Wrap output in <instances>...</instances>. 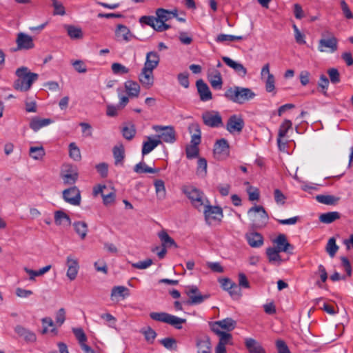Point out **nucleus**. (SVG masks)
Wrapping results in <instances>:
<instances>
[{
    "label": "nucleus",
    "mask_w": 353,
    "mask_h": 353,
    "mask_svg": "<svg viewBox=\"0 0 353 353\" xmlns=\"http://www.w3.org/2000/svg\"><path fill=\"white\" fill-rule=\"evenodd\" d=\"M156 18L159 26H157L158 32H163L168 30L170 26L166 24L165 22L172 19V17H176L177 16V11H169L163 8H158L156 10Z\"/></svg>",
    "instance_id": "obj_8"
},
{
    "label": "nucleus",
    "mask_w": 353,
    "mask_h": 353,
    "mask_svg": "<svg viewBox=\"0 0 353 353\" xmlns=\"http://www.w3.org/2000/svg\"><path fill=\"white\" fill-rule=\"evenodd\" d=\"M182 190L186 196L190 200L192 205L199 210H201L203 206L206 203H208V201L204 196L203 193L195 187L186 185L183 188Z\"/></svg>",
    "instance_id": "obj_5"
},
{
    "label": "nucleus",
    "mask_w": 353,
    "mask_h": 353,
    "mask_svg": "<svg viewBox=\"0 0 353 353\" xmlns=\"http://www.w3.org/2000/svg\"><path fill=\"white\" fill-rule=\"evenodd\" d=\"M207 203L203 206L206 223L208 225L219 223L223 216L222 208L219 206H213Z\"/></svg>",
    "instance_id": "obj_7"
},
{
    "label": "nucleus",
    "mask_w": 353,
    "mask_h": 353,
    "mask_svg": "<svg viewBox=\"0 0 353 353\" xmlns=\"http://www.w3.org/2000/svg\"><path fill=\"white\" fill-rule=\"evenodd\" d=\"M64 28L66 30L68 35L72 39H80L83 37L82 29L79 27L73 25H64Z\"/></svg>",
    "instance_id": "obj_38"
},
{
    "label": "nucleus",
    "mask_w": 353,
    "mask_h": 353,
    "mask_svg": "<svg viewBox=\"0 0 353 353\" xmlns=\"http://www.w3.org/2000/svg\"><path fill=\"white\" fill-rule=\"evenodd\" d=\"M274 200L278 205H284L285 204V200H286V196L283 194V192L280 190H279V189L274 190Z\"/></svg>",
    "instance_id": "obj_64"
},
{
    "label": "nucleus",
    "mask_w": 353,
    "mask_h": 353,
    "mask_svg": "<svg viewBox=\"0 0 353 353\" xmlns=\"http://www.w3.org/2000/svg\"><path fill=\"white\" fill-rule=\"evenodd\" d=\"M340 218V214L338 212H329L321 214L319 216V221L321 223L329 224Z\"/></svg>",
    "instance_id": "obj_42"
},
{
    "label": "nucleus",
    "mask_w": 353,
    "mask_h": 353,
    "mask_svg": "<svg viewBox=\"0 0 353 353\" xmlns=\"http://www.w3.org/2000/svg\"><path fill=\"white\" fill-rule=\"evenodd\" d=\"M318 202L325 205H335L339 200V198L333 195L319 194L316 196Z\"/></svg>",
    "instance_id": "obj_45"
},
{
    "label": "nucleus",
    "mask_w": 353,
    "mask_h": 353,
    "mask_svg": "<svg viewBox=\"0 0 353 353\" xmlns=\"http://www.w3.org/2000/svg\"><path fill=\"white\" fill-rule=\"evenodd\" d=\"M339 248V246L336 243L335 238L332 237L329 239L325 247V250L330 257L333 258L335 256Z\"/></svg>",
    "instance_id": "obj_47"
},
{
    "label": "nucleus",
    "mask_w": 353,
    "mask_h": 353,
    "mask_svg": "<svg viewBox=\"0 0 353 353\" xmlns=\"http://www.w3.org/2000/svg\"><path fill=\"white\" fill-rule=\"evenodd\" d=\"M141 332L144 335L145 340L150 343H152L157 336V333L150 327L142 329Z\"/></svg>",
    "instance_id": "obj_56"
},
{
    "label": "nucleus",
    "mask_w": 353,
    "mask_h": 353,
    "mask_svg": "<svg viewBox=\"0 0 353 353\" xmlns=\"http://www.w3.org/2000/svg\"><path fill=\"white\" fill-rule=\"evenodd\" d=\"M185 294L190 298L189 303L192 305L200 304L209 297V295H202L196 285L186 287Z\"/></svg>",
    "instance_id": "obj_15"
},
{
    "label": "nucleus",
    "mask_w": 353,
    "mask_h": 353,
    "mask_svg": "<svg viewBox=\"0 0 353 353\" xmlns=\"http://www.w3.org/2000/svg\"><path fill=\"white\" fill-rule=\"evenodd\" d=\"M273 243L276 245V249L280 252H288L289 249H293L292 245L288 241L286 236L283 234H279Z\"/></svg>",
    "instance_id": "obj_25"
},
{
    "label": "nucleus",
    "mask_w": 353,
    "mask_h": 353,
    "mask_svg": "<svg viewBox=\"0 0 353 353\" xmlns=\"http://www.w3.org/2000/svg\"><path fill=\"white\" fill-rule=\"evenodd\" d=\"M153 130L157 132H161L159 134L158 139L168 143H173L176 141V132L173 126L154 125Z\"/></svg>",
    "instance_id": "obj_9"
},
{
    "label": "nucleus",
    "mask_w": 353,
    "mask_h": 353,
    "mask_svg": "<svg viewBox=\"0 0 353 353\" xmlns=\"http://www.w3.org/2000/svg\"><path fill=\"white\" fill-rule=\"evenodd\" d=\"M244 125V121L241 115L233 114L228 120L226 129L231 134L241 132Z\"/></svg>",
    "instance_id": "obj_14"
},
{
    "label": "nucleus",
    "mask_w": 353,
    "mask_h": 353,
    "mask_svg": "<svg viewBox=\"0 0 353 353\" xmlns=\"http://www.w3.org/2000/svg\"><path fill=\"white\" fill-rule=\"evenodd\" d=\"M212 332L225 330L227 332L232 331L236 327V321L231 318H226L221 321H214L210 324Z\"/></svg>",
    "instance_id": "obj_16"
},
{
    "label": "nucleus",
    "mask_w": 353,
    "mask_h": 353,
    "mask_svg": "<svg viewBox=\"0 0 353 353\" xmlns=\"http://www.w3.org/2000/svg\"><path fill=\"white\" fill-rule=\"evenodd\" d=\"M189 74L187 72L180 73L177 76V79L181 85L184 87L185 88H188L189 87Z\"/></svg>",
    "instance_id": "obj_62"
},
{
    "label": "nucleus",
    "mask_w": 353,
    "mask_h": 353,
    "mask_svg": "<svg viewBox=\"0 0 353 353\" xmlns=\"http://www.w3.org/2000/svg\"><path fill=\"white\" fill-rule=\"evenodd\" d=\"M248 244L252 248H259L263 244V237L258 232H250L245 236Z\"/></svg>",
    "instance_id": "obj_31"
},
{
    "label": "nucleus",
    "mask_w": 353,
    "mask_h": 353,
    "mask_svg": "<svg viewBox=\"0 0 353 353\" xmlns=\"http://www.w3.org/2000/svg\"><path fill=\"white\" fill-rule=\"evenodd\" d=\"M161 344H162L166 349L172 350L176 347V341L170 337L164 338L161 340Z\"/></svg>",
    "instance_id": "obj_60"
},
{
    "label": "nucleus",
    "mask_w": 353,
    "mask_h": 353,
    "mask_svg": "<svg viewBox=\"0 0 353 353\" xmlns=\"http://www.w3.org/2000/svg\"><path fill=\"white\" fill-rule=\"evenodd\" d=\"M197 175L203 177L207 174V161L204 158H199L197 162Z\"/></svg>",
    "instance_id": "obj_52"
},
{
    "label": "nucleus",
    "mask_w": 353,
    "mask_h": 353,
    "mask_svg": "<svg viewBox=\"0 0 353 353\" xmlns=\"http://www.w3.org/2000/svg\"><path fill=\"white\" fill-rule=\"evenodd\" d=\"M208 80L214 89L220 90L222 88L223 79L221 74L215 68H210L208 70Z\"/></svg>",
    "instance_id": "obj_21"
},
{
    "label": "nucleus",
    "mask_w": 353,
    "mask_h": 353,
    "mask_svg": "<svg viewBox=\"0 0 353 353\" xmlns=\"http://www.w3.org/2000/svg\"><path fill=\"white\" fill-rule=\"evenodd\" d=\"M219 337V345L225 346L230 343L232 335L225 331L214 332Z\"/></svg>",
    "instance_id": "obj_51"
},
{
    "label": "nucleus",
    "mask_w": 353,
    "mask_h": 353,
    "mask_svg": "<svg viewBox=\"0 0 353 353\" xmlns=\"http://www.w3.org/2000/svg\"><path fill=\"white\" fill-rule=\"evenodd\" d=\"M159 237L162 243L163 247H177L174 239H172L165 231L163 230L160 232L159 233Z\"/></svg>",
    "instance_id": "obj_44"
},
{
    "label": "nucleus",
    "mask_w": 353,
    "mask_h": 353,
    "mask_svg": "<svg viewBox=\"0 0 353 353\" xmlns=\"http://www.w3.org/2000/svg\"><path fill=\"white\" fill-rule=\"evenodd\" d=\"M338 48V41L336 38L333 35L326 38H322L319 42L318 50L320 52H334Z\"/></svg>",
    "instance_id": "obj_12"
},
{
    "label": "nucleus",
    "mask_w": 353,
    "mask_h": 353,
    "mask_svg": "<svg viewBox=\"0 0 353 353\" xmlns=\"http://www.w3.org/2000/svg\"><path fill=\"white\" fill-rule=\"evenodd\" d=\"M248 215L253 225L258 228L265 227L269 219L267 212L261 205H254L250 208Z\"/></svg>",
    "instance_id": "obj_4"
},
{
    "label": "nucleus",
    "mask_w": 353,
    "mask_h": 353,
    "mask_svg": "<svg viewBox=\"0 0 353 353\" xmlns=\"http://www.w3.org/2000/svg\"><path fill=\"white\" fill-rule=\"evenodd\" d=\"M54 223L59 226H68L72 223L70 216L61 210L54 212Z\"/></svg>",
    "instance_id": "obj_34"
},
{
    "label": "nucleus",
    "mask_w": 353,
    "mask_h": 353,
    "mask_svg": "<svg viewBox=\"0 0 353 353\" xmlns=\"http://www.w3.org/2000/svg\"><path fill=\"white\" fill-rule=\"evenodd\" d=\"M116 165H123L125 158V149L123 145H116L112 150Z\"/></svg>",
    "instance_id": "obj_37"
},
{
    "label": "nucleus",
    "mask_w": 353,
    "mask_h": 353,
    "mask_svg": "<svg viewBox=\"0 0 353 353\" xmlns=\"http://www.w3.org/2000/svg\"><path fill=\"white\" fill-rule=\"evenodd\" d=\"M154 187L157 195L161 199H163L165 196V188L164 181L161 179H158L154 181Z\"/></svg>",
    "instance_id": "obj_50"
},
{
    "label": "nucleus",
    "mask_w": 353,
    "mask_h": 353,
    "mask_svg": "<svg viewBox=\"0 0 353 353\" xmlns=\"http://www.w3.org/2000/svg\"><path fill=\"white\" fill-rule=\"evenodd\" d=\"M125 90L130 97H137L140 92V85L134 81L128 80L124 83Z\"/></svg>",
    "instance_id": "obj_36"
},
{
    "label": "nucleus",
    "mask_w": 353,
    "mask_h": 353,
    "mask_svg": "<svg viewBox=\"0 0 353 353\" xmlns=\"http://www.w3.org/2000/svg\"><path fill=\"white\" fill-rule=\"evenodd\" d=\"M103 202L105 205H109L112 203L115 199V192L112 190H108L104 195L102 196Z\"/></svg>",
    "instance_id": "obj_63"
},
{
    "label": "nucleus",
    "mask_w": 353,
    "mask_h": 353,
    "mask_svg": "<svg viewBox=\"0 0 353 353\" xmlns=\"http://www.w3.org/2000/svg\"><path fill=\"white\" fill-rule=\"evenodd\" d=\"M111 69L114 74H124L129 72L130 70L119 63H113Z\"/></svg>",
    "instance_id": "obj_57"
},
{
    "label": "nucleus",
    "mask_w": 353,
    "mask_h": 353,
    "mask_svg": "<svg viewBox=\"0 0 353 353\" xmlns=\"http://www.w3.org/2000/svg\"><path fill=\"white\" fill-rule=\"evenodd\" d=\"M72 226L77 234L79 236L81 240L85 239L88 232V224L81 221H74L72 223Z\"/></svg>",
    "instance_id": "obj_35"
},
{
    "label": "nucleus",
    "mask_w": 353,
    "mask_h": 353,
    "mask_svg": "<svg viewBox=\"0 0 353 353\" xmlns=\"http://www.w3.org/2000/svg\"><path fill=\"white\" fill-rule=\"evenodd\" d=\"M161 143V141L157 139L148 137V140L143 143L141 153L142 155H146L151 152L156 147Z\"/></svg>",
    "instance_id": "obj_32"
},
{
    "label": "nucleus",
    "mask_w": 353,
    "mask_h": 353,
    "mask_svg": "<svg viewBox=\"0 0 353 353\" xmlns=\"http://www.w3.org/2000/svg\"><path fill=\"white\" fill-rule=\"evenodd\" d=\"M150 317L154 321L170 324L176 329H181L182 324L186 321L185 319H181L166 312H151Z\"/></svg>",
    "instance_id": "obj_6"
},
{
    "label": "nucleus",
    "mask_w": 353,
    "mask_h": 353,
    "mask_svg": "<svg viewBox=\"0 0 353 353\" xmlns=\"http://www.w3.org/2000/svg\"><path fill=\"white\" fill-rule=\"evenodd\" d=\"M278 353H291L286 343L282 339H278L275 343Z\"/></svg>",
    "instance_id": "obj_61"
},
{
    "label": "nucleus",
    "mask_w": 353,
    "mask_h": 353,
    "mask_svg": "<svg viewBox=\"0 0 353 353\" xmlns=\"http://www.w3.org/2000/svg\"><path fill=\"white\" fill-rule=\"evenodd\" d=\"M18 79L14 82V88L21 92H26L30 89L32 83L38 79L37 73L31 72L25 66L19 68L16 72Z\"/></svg>",
    "instance_id": "obj_2"
},
{
    "label": "nucleus",
    "mask_w": 353,
    "mask_h": 353,
    "mask_svg": "<svg viewBox=\"0 0 353 353\" xmlns=\"http://www.w3.org/2000/svg\"><path fill=\"white\" fill-rule=\"evenodd\" d=\"M280 251L275 248H269L266 250V254L270 263L281 264L282 260L279 255Z\"/></svg>",
    "instance_id": "obj_40"
},
{
    "label": "nucleus",
    "mask_w": 353,
    "mask_h": 353,
    "mask_svg": "<svg viewBox=\"0 0 353 353\" xmlns=\"http://www.w3.org/2000/svg\"><path fill=\"white\" fill-rule=\"evenodd\" d=\"M190 132H194L191 137V144L185 148V154L188 159H194L199 156V150L198 145L201 143V132L199 125L192 124L190 126Z\"/></svg>",
    "instance_id": "obj_3"
},
{
    "label": "nucleus",
    "mask_w": 353,
    "mask_h": 353,
    "mask_svg": "<svg viewBox=\"0 0 353 353\" xmlns=\"http://www.w3.org/2000/svg\"><path fill=\"white\" fill-rule=\"evenodd\" d=\"M69 155L74 161H80L81 159V152L75 143H71L69 145Z\"/></svg>",
    "instance_id": "obj_54"
},
{
    "label": "nucleus",
    "mask_w": 353,
    "mask_h": 353,
    "mask_svg": "<svg viewBox=\"0 0 353 353\" xmlns=\"http://www.w3.org/2000/svg\"><path fill=\"white\" fill-rule=\"evenodd\" d=\"M134 171L139 174H142V173L154 174V173H157L159 172V170L148 167L144 162H140L134 166Z\"/></svg>",
    "instance_id": "obj_46"
},
{
    "label": "nucleus",
    "mask_w": 353,
    "mask_h": 353,
    "mask_svg": "<svg viewBox=\"0 0 353 353\" xmlns=\"http://www.w3.org/2000/svg\"><path fill=\"white\" fill-rule=\"evenodd\" d=\"M62 196L63 200L72 205L77 206L81 204V192L77 186H72L64 190L62 192Z\"/></svg>",
    "instance_id": "obj_11"
},
{
    "label": "nucleus",
    "mask_w": 353,
    "mask_h": 353,
    "mask_svg": "<svg viewBox=\"0 0 353 353\" xmlns=\"http://www.w3.org/2000/svg\"><path fill=\"white\" fill-rule=\"evenodd\" d=\"M292 123L290 120L285 119L280 125L279 132H278V139L277 143L279 146L281 145V139L286 136L288 130L292 128Z\"/></svg>",
    "instance_id": "obj_39"
},
{
    "label": "nucleus",
    "mask_w": 353,
    "mask_h": 353,
    "mask_svg": "<svg viewBox=\"0 0 353 353\" xmlns=\"http://www.w3.org/2000/svg\"><path fill=\"white\" fill-rule=\"evenodd\" d=\"M73 333L79 341L81 347H82L83 345H85V342L87 340V337L81 328H74Z\"/></svg>",
    "instance_id": "obj_58"
},
{
    "label": "nucleus",
    "mask_w": 353,
    "mask_h": 353,
    "mask_svg": "<svg viewBox=\"0 0 353 353\" xmlns=\"http://www.w3.org/2000/svg\"><path fill=\"white\" fill-rule=\"evenodd\" d=\"M115 37L118 41L128 42L131 40L132 34L126 26L119 24L115 29Z\"/></svg>",
    "instance_id": "obj_23"
},
{
    "label": "nucleus",
    "mask_w": 353,
    "mask_h": 353,
    "mask_svg": "<svg viewBox=\"0 0 353 353\" xmlns=\"http://www.w3.org/2000/svg\"><path fill=\"white\" fill-rule=\"evenodd\" d=\"M245 345L250 353H266L262 345L252 338L246 339Z\"/></svg>",
    "instance_id": "obj_28"
},
{
    "label": "nucleus",
    "mask_w": 353,
    "mask_h": 353,
    "mask_svg": "<svg viewBox=\"0 0 353 353\" xmlns=\"http://www.w3.org/2000/svg\"><path fill=\"white\" fill-rule=\"evenodd\" d=\"M130 295L129 289L125 286L119 285L112 288L111 291V299L112 301L117 300L118 299L122 298L124 299Z\"/></svg>",
    "instance_id": "obj_30"
},
{
    "label": "nucleus",
    "mask_w": 353,
    "mask_h": 353,
    "mask_svg": "<svg viewBox=\"0 0 353 353\" xmlns=\"http://www.w3.org/2000/svg\"><path fill=\"white\" fill-rule=\"evenodd\" d=\"M329 86V80L324 74L321 75L318 82L319 90L325 97L328 96L327 88Z\"/></svg>",
    "instance_id": "obj_48"
},
{
    "label": "nucleus",
    "mask_w": 353,
    "mask_h": 353,
    "mask_svg": "<svg viewBox=\"0 0 353 353\" xmlns=\"http://www.w3.org/2000/svg\"><path fill=\"white\" fill-rule=\"evenodd\" d=\"M196 85L200 99L202 101H210L212 99V94L208 85L202 79L197 80Z\"/></svg>",
    "instance_id": "obj_22"
},
{
    "label": "nucleus",
    "mask_w": 353,
    "mask_h": 353,
    "mask_svg": "<svg viewBox=\"0 0 353 353\" xmlns=\"http://www.w3.org/2000/svg\"><path fill=\"white\" fill-rule=\"evenodd\" d=\"M159 56L157 52L151 51L147 53L144 66L154 70L159 65Z\"/></svg>",
    "instance_id": "obj_29"
},
{
    "label": "nucleus",
    "mask_w": 353,
    "mask_h": 353,
    "mask_svg": "<svg viewBox=\"0 0 353 353\" xmlns=\"http://www.w3.org/2000/svg\"><path fill=\"white\" fill-rule=\"evenodd\" d=\"M29 154L34 160H41L46 155V152L43 146L30 147Z\"/></svg>",
    "instance_id": "obj_43"
},
{
    "label": "nucleus",
    "mask_w": 353,
    "mask_h": 353,
    "mask_svg": "<svg viewBox=\"0 0 353 353\" xmlns=\"http://www.w3.org/2000/svg\"><path fill=\"white\" fill-rule=\"evenodd\" d=\"M65 264L67 266L66 276L70 281L76 279L80 268L78 259L72 254L66 258Z\"/></svg>",
    "instance_id": "obj_13"
},
{
    "label": "nucleus",
    "mask_w": 353,
    "mask_h": 353,
    "mask_svg": "<svg viewBox=\"0 0 353 353\" xmlns=\"http://www.w3.org/2000/svg\"><path fill=\"white\" fill-rule=\"evenodd\" d=\"M16 43L17 49L15 50H30L34 48L32 37L23 32L18 33Z\"/></svg>",
    "instance_id": "obj_18"
},
{
    "label": "nucleus",
    "mask_w": 353,
    "mask_h": 353,
    "mask_svg": "<svg viewBox=\"0 0 353 353\" xmlns=\"http://www.w3.org/2000/svg\"><path fill=\"white\" fill-rule=\"evenodd\" d=\"M224 97L233 103L244 104L252 100L256 97V94L249 88L234 85L227 89Z\"/></svg>",
    "instance_id": "obj_1"
},
{
    "label": "nucleus",
    "mask_w": 353,
    "mask_h": 353,
    "mask_svg": "<svg viewBox=\"0 0 353 353\" xmlns=\"http://www.w3.org/2000/svg\"><path fill=\"white\" fill-rule=\"evenodd\" d=\"M43 324V334H46L48 332H51L54 334H57V329L54 325V323L50 317H45L41 319Z\"/></svg>",
    "instance_id": "obj_41"
},
{
    "label": "nucleus",
    "mask_w": 353,
    "mask_h": 353,
    "mask_svg": "<svg viewBox=\"0 0 353 353\" xmlns=\"http://www.w3.org/2000/svg\"><path fill=\"white\" fill-rule=\"evenodd\" d=\"M139 22L145 25L151 26L154 30L157 31V18L153 16H143L140 18Z\"/></svg>",
    "instance_id": "obj_49"
},
{
    "label": "nucleus",
    "mask_w": 353,
    "mask_h": 353,
    "mask_svg": "<svg viewBox=\"0 0 353 353\" xmlns=\"http://www.w3.org/2000/svg\"><path fill=\"white\" fill-rule=\"evenodd\" d=\"M316 274H318L321 279V281H317L316 282V285L319 288H322V283H325L327 279V273L325 268L322 264L319 265L318 271Z\"/></svg>",
    "instance_id": "obj_53"
},
{
    "label": "nucleus",
    "mask_w": 353,
    "mask_h": 353,
    "mask_svg": "<svg viewBox=\"0 0 353 353\" xmlns=\"http://www.w3.org/2000/svg\"><path fill=\"white\" fill-rule=\"evenodd\" d=\"M52 123L50 119H41L39 117H33L30 122V128L34 132L38 131L41 128L46 127Z\"/></svg>",
    "instance_id": "obj_33"
},
{
    "label": "nucleus",
    "mask_w": 353,
    "mask_h": 353,
    "mask_svg": "<svg viewBox=\"0 0 353 353\" xmlns=\"http://www.w3.org/2000/svg\"><path fill=\"white\" fill-rule=\"evenodd\" d=\"M136 134L135 126L133 124H130L125 126L122 129V134L127 140H131Z\"/></svg>",
    "instance_id": "obj_55"
},
{
    "label": "nucleus",
    "mask_w": 353,
    "mask_h": 353,
    "mask_svg": "<svg viewBox=\"0 0 353 353\" xmlns=\"http://www.w3.org/2000/svg\"><path fill=\"white\" fill-rule=\"evenodd\" d=\"M198 353H211L210 339L208 336H203L196 339Z\"/></svg>",
    "instance_id": "obj_27"
},
{
    "label": "nucleus",
    "mask_w": 353,
    "mask_h": 353,
    "mask_svg": "<svg viewBox=\"0 0 353 353\" xmlns=\"http://www.w3.org/2000/svg\"><path fill=\"white\" fill-rule=\"evenodd\" d=\"M203 123L211 128H218L223 125L222 118L218 112H205L202 115Z\"/></svg>",
    "instance_id": "obj_17"
},
{
    "label": "nucleus",
    "mask_w": 353,
    "mask_h": 353,
    "mask_svg": "<svg viewBox=\"0 0 353 353\" xmlns=\"http://www.w3.org/2000/svg\"><path fill=\"white\" fill-rule=\"evenodd\" d=\"M78 171L75 166L65 164L61 172V176L65 185H73L78 179Z\"/></svg>",
    "instance_id": "obj_10"
},
{
    "label": "nucleus",
    "mask_w": 353,
    "mask_h": 353,
    "mask_svg": "<svg viewBox=\"0 0 353 353\" xmlns=\"http://www.w3.org/2000/svg\"><path fill=\"white\" fill-rule=\"evenodd\" d=\"M214 153L219 159L227 158L230 154V146L225 139L217 140L214 148Z\"/></svg>",
    "instance_id": "obj_19"
},
{
    "label": "nucleus",
    "mask_w": 353,
    "mask_h": 353,
    "mask_svg": "<svg viewBox=\"0 0 353 353\" xmlns=\"http://www.w3.org/2000/svg\"><path fill=\"white\" fill-rule=\"evenodd\" d=\"M153 70V69L143 67L139 75L140 83L146 89L150 88L154 84Z\"/></svg>",
    "instance_id": "obj_20"
},
{
    "label": "nucleus",
    "mask_w": 353,
    "mask_h": 353,
    "mask_svg": "<svg viewBox=\"0 0 353 353\" xmlns=\"http://www.w3.org/2000/svg\"><path fill=\"white\" fill-rule=\"evenodd\" d=\"M14 331L27 342L32 343L37 340L36 334L33 332L21 325H17L14 327Z\"/></svg>",
    "instance_id": "obj_26"
},
{
    "label": "nucleus",
    "mask_w": 353,
    "mask_h": 353,
    "mask_svg": "<svg viewBox=\"0 0 353 353\" xmlns=\"http://www.w3.org/2000/svg\"><path fill=\"white\" fill-rule=\"evenodd\" d=\"M222 59L228 66L232 68L239 76L245 77L246 75L247 70L241 63L228 57H223Z\"/></svg>",
    "instance_id": "obj_24"
},
{
    "label": "nucleus",
    "mask_w": 353,
    "mask_h": 353,
    "mask_svg": "<svg viewBox=\"0 0 353 353\" xmlns=\"http://www.w3.org/2000/svg\"><path fill=\"white\" fill-rule=\"evenodd\" d=\"M247 192L248 194L250 201H254L259 199L260 194L258 188L249 186L247 189Z\"/></svg>",
    "instance_id": "obj_59"
}]
</instances>
